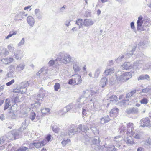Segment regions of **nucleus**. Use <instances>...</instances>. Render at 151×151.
<instances>
[{
  "mask_svg": "<svg viewBox=\"0 0 151 151\" xmlns=\"http://www.w3.org/2000/svg\"><path fill=\"white\" fill-rule=\"evenodd\" d=\"M55 60H58L61 63L67 64L71 62V57L69 54L64 52H60L58 54Z\"/></svg>",
  "mask_w": 151,
  "mask_h": 151,
  "instance_id": "f257e3e1",
  "label": "nucleus"
},
{
  "mask_svg": "<svg viewBox=\"0 0 151 151\" xmlns=\"http://www.w3.org/2000/svg\"><path fill=\"white\" fill-rule=\"evenodd\" d=\"M116 78L119 83H122L127 81L132 77V74L130 72H126L119 75V74L115 75Z\"/></svg>",
  "mask_w": 151,
  "mask_h": 151,
  "instance_id": "f03ea898",
  "label": "nucleus"
},
{
  "mask_svg": "<svg viewBox=\"0 0 151 151\" xmlns=\"http://www.w3.org/2000/svg\"><path fill=\"white\" fill-rule=\"evenodd\" d=\"M22 128V127L18 130H15L9 132L7 136L8 139L13 140L21 138L22 132L20 130Z\"/></svg>",
  "mask_w": 151,
  "mask_h": 151,
  "instance_id": "7ed1b4c3",
  "label": "nucleus"
},
{
  "mask_svg": "<svg viewBox=\"0 0 151 151\" xmlns=\"http://www.w3.org/2000/svg\"><path fill=\"white\" fill-rule=\"evenodd\" d=\"M82 131H83L82 134H83V135L81 137V141L85 144H88L90 142V141L91 140V138L86 135V132L89 130V128L87 125H84L82 127Z\"/></svg>",
  "mask_w": 151,
  "mask_h": 151,
  "instance_id": "20e7f679",
  "label": "nucleus"
},
{
  "mask_svg": "<svg viewBox=\"0 0 151 151\" xmlns=\"http://www.w3.org/2000/svg\"><path fill=\"white\" fill-rule=\"evenodd\" d=\"M82 126L81 124L79 125L78 127L75 125L70 126L69 128L68 131V135L69 137H72V135L76 134L78 132L79 130V131H81L82 130Z\"/></svg>",
  "mask_w": 151,
  "mask_h": 151,
  "instance_id": "39448f33",
  "label": "nucleus"
},
{
  "mask_svg": "<svg viewBox=\"0 0 151 151\" xmlns=\"http://www.w3.org/2000/svg\"><path fill=\"white\" fill-rule=\"evenodd\" d=\"M93 23L94 22L93 21L87 19H85L83 22L84 26L83 30L85 32H86L88 29V27L92 25Z\"/></svg>",
  "mask_w": 151,
  "mask_h": 151,
  "instance_id": "423d86ee",
  "label": "nucleus"
},
{
  "mask_svg": "<svg viewBox=\"0 0 151 151\" xmlns=\"http://www.w3.org/2000/svg\"><path fill=\"white\" fill-rule=\"evenodd\" d=\"M101 139L98 137H95L92 140V143L94 145H95L94 149L96 150H99L101 148V146L100 145Z\"/></svg>",
  "mask_w": 151,
  "mask_h": 151,
  "instance_id": "0eeeda50",
  "label": "nucleus"
},
{
  "mask_svg": "<svg viewBox=\"0 0 151 151\" xmlns=\"http://www.w3.org/2000/svg\"><path fill=\"white\" fill-rule=\"evenodd\" d=\"M127 131L126 134L127 135H134V133L133 132L134 124L133 123H129L127 124Z\"/></svg>",
  "mask_w": 151,
  "mask_h": 151,
  "instance_id": "6e6552de",
  "label": "nucleus"
},
{
  "mask_svg": "<svg viewBox=\"0 0 151 151\" xmlns=\"http://www.w3.org/2000/svg\"><path fill=\"white\" fill-rule=\"evenodd\" d=\"M39 93L35 96L36 99L37 100H41L43 99L45 94V91L42 88H40L39 91Z\"/></svg>",
  "mask_w": 151,
  "mask_h": 151,
  "instance_id": "1a4fd4ad",
  "label": "nucleus"
},
{
  "mask_svg": "<svg viewBox=\"0 0 151 151\" xmlns=\"http://www.w3.org/2000/svg\"><path fill=\"white\" fill-rule=\"evenodd\" d=\"M104 151H117L118 149L113 145H107L106 144L104 146Z\"/></svg>",
  "mask_w": 151,
  "mask_h": 151,
  "instance_id": "9d476101",
  "label": "nucleus"
},
{
  "mask_svg": "<svg viewBox=\"0 0 151 151\" xmlns=\"http://www.w3.org/2000/svg\"><path fill=\"white\" fill-rule=\"evenodd\" d=\"M14 55L17 60H21L23 56L22 52L20 50H16L14 53Z\"/></svg>",
  "mask_w": 151,
  "mask_h": 151,
  "instance_id": "9b49d317",
  "label": "nucleus"
},
{
  "mask_svg": "<svg viewBox=\"0 0 151 151\" xmlns=\"http://www.w3.org/2000/svg\"><path fill=\"white\" fill-rule=\"evenodd\" d=\"M27 14H25L24 12H20L17 13L14 17V20H21L23 18H24L25 17L27 16Z\"/></svg>",
  "mask_w": 151,
  "mask_h": 151,
  "instance_id": "f8f14e48",
  "label": "nucleus"
},
{
  "mask_svg": "<svg viewBox=\"0 0 151 151\" xmlns=\"http://www.w3.org/2000/svg\"><path fill=\"white\" fill-rule=\"evenodd\" d=\"M140 122L141 126L142 127H148L150 125V120L148 118L142 119Z\"/></svg>",
  "mask_w": 151,
  "mask_h": 151,
  "instance_id": "ddd939ff",
  "label": "nucleus"
},
{
  "mask_svg": "<svg viewBox=\"0 0 151 151\" xmlns=\"http://www.w3.org/2000/svg\"><path fill=\"white\" fill-rule=\"evenodd\" d=\"M74 82L76 84H78L81 83L82 79L81 76L77 74L73 76Z\"/></svg>",
  "mask_w": 151,
  "mask_h": 151,
  "instance_id": "4468645a",
  "label": "nucleus"
},
{
  "mask_svg": "<svg viewBox=\"0 0 151 151\" xmlns=\"http://www.w3.org/2000/svg\"><path fill=\"white\" fill-rule=\"evenodd\" d=\"M138 112V108L134 107L127 109L126 111V112L128 114H135L137 113Z\"/></svg>",
  "mask_w": 151,
  "mask_h": 151,
  "instance_id": "2eb2a0df",
  "label": "nucleus"
},
{
  "mask_svg": "<svg viewBox=\"0 0 151 151\" xmlns=\"http://www.w3.org/2000/svg\"><path fill=\"white\" fill-rule=\"evenodd\" d=\"M27 20L29 25L31 27H33L35 22L34 18L31 16H28Z\"/></svg>",
  "mask_w": 151,
  "mask_h": 151,
  "instance_id": "dca6fc26",
  "label": "nucleus"
},
{
  "mask_svg": "<svg viewBox=\"0 0 151 151\" xmlns=\"http://www.w3.org/2000/svg\"><path fill=\"white\" fill-rule=\"evenodd\" d=\"M137 46L136 45H134L133 46H129L127 50V55L133 54V53L136 48Z\"/></svg>",
  "mask_w": 151,
  "mask_h": 151,
  "instance_id": "f3484780",
  "label": "nucleus"
},
{
  "mask_svg": "<svg viewBox=\"0 0 151 151\" xmlns=\"http://www.w3.org/2000/svg\"><path fill=\"white\" fill-rule=\"evenodd\" d=\"M111 120V119L109 116L108 115H107L101 118L100 122L101 124H104L108 122Z\"/></svg>",
  "mask_w": 151,
  "mask_h": 151,
  "instance_id": "a211bd4d",
  "label": "nucleus"
},
{
  "mask_svg": "<svg viewBox=\"0 0 151 151\" xmlns=\"http://www.w3.org/2000/svg\"><path fill=\"white\" fill-rule=\"evenodd\" d=\"M35 141H36V140L34 141V146L35 147L37 148H38L42 146H43L45 144V141L44 140L37 142H35Z\"/></svg>",
  "mask_w": 151,
  "mask_h": 151,
  "instance_id": "6ab92c4d",
  "label": "nucleus"
},
{
  "mask_svg": "<svg viewBox=\"0 0 151 151\" xmlns=\"http://www.w3.org/2000/svg\"><path fill=\"white\" fill-rule=\"evenodd\" d=\"M108 79L106 77H104L101 79L100 86L102 88H104L108 83Z\"/></svg>",
  "mask_w": 151,
  "mask_h": 151,
  "instance_id": "aec40b11",
  "label": "nucleus"
},
{
  "mask_svg": "<svg viewBox=\"0 0 151 151\" xmlns=\"http://www.w3.org/2000/svg\"><path fill=\"white\" fill-rule=\"evenodd\" d=\"M9 54V52L8 50L3 47H1L0 48V55L3 56H6Z\"/></svg>",
  "mask_w": 151,
  "mask_h": 151,
  "instance_id": "412c9836",
  "label": "nucleus"
},
{
  "mask_svg": "<svg viewBox=\"0 0 151 151\" xmlns=\"http://www.w3.org/2000/svg\"><path fill=\"white\" fill-rule=\"evenodd\" d=\"M143 23V21H139V20L137 21V28L138 31H141L144 30L145 29L142 26Z\"/></svg>",
  "mask_w": 151,
  "mask_h": 151,
  "instance_id": "4be33fe9",
  "label": "nucleus"
},
{
  "mask_svg": "<svg viewBox=\"0 0 151 151\" xmlns=\"http://www.w3.org/2000/svg\"><path fill=\"white\" fill-rule=\"evenodd\" d=\"M129 137H127L126 139H124L125 141L127 143L129 144H135V142L133 141L132 139V136H133V135H131V134L128 135Z\"/></svg>",
  "mask_w": 151,
  "mask_h": 151,
  "instance_id": "5701e85b",
  "label": "nucleus"
},
{
  "mask_svg": "<svg viewBox=\"0 0 151 151\" xmlns=\"http://www.w3.org/2000/svg\"><path fill=\"white\" fill-rule=\"evenodd\" d=\"M90 92L88 90H86L83 92V95L81 97H80L79 99L80 100L81 98L85 97L86 99L89 98V99H90Z\"/></svg>",
  "mask_w": 151,
  "mask_h": 151,
  "instance_id": "b1692460",
  "label": "nucleus"
},
{
  "mask_svg": "<svg viewBox=\"0 0 151 151\" xmlns=\"http://www.w3.org/2000/svg\"><path fill=\"white\" fill-rule=\"evenodd\" d=\"M123 69L128 70L131 69L132 65L129 62H126L124 63L123 65H122Z\"/></svg>",
  "mask_w": 151,
  "mask_h": 151,
  "instance_id": "393cba45",
  "label": "nucleus"
},
{
  "mask_svg": "<svg viewBox=\"0 0 151 151\" xmlns=\"http://www.w3.org/2000/svg\"><path fill=\"white\" fill-rule=\"evenodd\" d=\"M142 65L140 64L139 62H137L134 64L133 65H132V67L131 69L134 70H138L139 68L141 67Z\"/></svg>",
  "mask_w": 151,
  "mask_h": 151,
  "instance_id": "a878e982",
  "label": "nucleus"
},
{
  "mask_svg": "<svg viewBox=\"0 0 151 151\" xmlns=\"http://www.w3.org/2000/svg\"><path fill=\"white\" fill-rule=\"evenodd\" d=\"M114 68L108 69L105 70L104 72L106 76L109 75H111L114 72Z\"/></svg>",
  "mask_w": 151,
  "mask_h": 151,
  "instance_id": "bb28decb",
  "label": "nucleus"
},
{
  "mask_svg": "<svg viewBox=\"0 0 151 151\" xmlns=\"http://www.w3.org/2000/svg\"><path fill=\"white\" fill-rule=\"evenodd\" d=\"M83 19H79L76 20V24L78 25L79 29H80L81 28H82L83 29Z\"/></svg>",
  "mask_w": 151,
  "mask_h": 151,
  "instance_id": "cd10ccee",
  "label": "nucleus"
},
{
  "mask_svg": "<svg viewBox=\"0 0 151 151\" xmlns=\"http://www.w3.org/2000/svg\"><path fill=\"white\" fill-rule=\"evenodd\" d=\"M102 67H99L97 68L95 71L94 75V78H98L100 72L102 70Z\"/></svg>",
  "mask_w": 151,
  "mask_h": 151,
  "instance_id": "c85d7f7f",
  "label": "nucleus"
},
{
  "mask_svg": "<svg viewBox=\"0 0 151 151\" xmlns=\"http://www.w3.org/2000/svg\"><path fill=\"white\" fill-rule=\"evenodd\" d=\"M25 65L23 63H21L17 65L16 67V70L18 71L22 70L24 68Z\"/></svg>",
  "mask_w": 151,
  "mask_h": 151,
  "instance_id": "c756f323",
  "label": "nucleus"
},
{
  "mask_svg": "<svg viewBox=\"0 0 151 151\" xmlns=\"http://www.w3.org/2000/svg\"><path fill=\"white\" fill-rule=\"evenodd\" d=\"M8 141L7 137L6 136H4L0 138V144L1 145Z\"/></svg>",
  "mask_w": 151,
  "mask_h": 151,
  "instance_id": "7c9ffc66",
  "label": "nucleus"
},
{
  "mask_svg": "<svg viewBox=\"0 0 151 151\" xmlns=\"http://www.w3.org/2000/svg\"><path fill=\"white\" fill-rule=\"evenodd\" d=\"M118 109L117 108H114L111 109L110 112L111 116H112V115H113L114 116H116L118 113Z\"/></svg>",
  "mask_w": 151,
  "mask_h": 151,
  "instance_id": "2f4dec72",
  "label": "nucleus"
},
{
  "mask_svg": "<svg viewBox=\"0 0 151 151\" xmlns=\"http://www.w3.org/2000/svg\"><path fill=\"white\" fill-rule=\"evenodd\" d=\"M10 105V99H7L5 101V106L4 107V110H6L8 109Z\"/></svg>",
  "mask_w": 151,
  "mask_h": 151,
  "instance_id": "473e14b6",
  "label": "nucleus"
},
{
  "mask_svg": "<svg viewBox=\"0 0 151 151\" xmlns=\"http://www.w3.org/2000/svg\"><path fill=\"white\" fill-rule=\"evenodd\" d=\"M65 109V108H64L63 109L59 110L57 112L58 114L60 116L64 115L67 112V111Z\"/></svg>",
  "mask_w": 151,
  "mask_h": 151,
  "instance_id": "72a5a7b5",
  "label": "nucleus"
},
{
  "mask_svg": "<svg viewBox=\"0 0 151 151\" xmlns=\"http://www.w3.org/2000/svg\"><path fill=\"white\" fill-rule=\"evenodd\" d=\"M50 109L49 108H44L42 109L41 112L43 114H49Z\"/></svg>",
  "mask_w": 151,
  "mask_h": 151,
  "instance_id": "f704fd0d",
  "label": "nucleus"
},
{
  "mask_svg": "<svg viewBox=\"0 0 151 151\" xmlns=\"http://www.w3.org/2000/svg\"><path fill=\"white\" fill-rule=\"evenodd\" d=\"M90 129L93 132L94 134H97L99 133V130L97 129V128L94 126H91Z\"/></svg>",
  "mask_w": 151,
  "mask_h": 151,
  "instance_id": "c9c22d12",
  "label": "nucleus"
},
{
  "mask_svg": "<svg viewBox=\"0 0 151 151\" xmlns=\"http://www.w3.org/2000/svg\"><path fill=\"white\" fill-rule=\"evenodd\" d=\"M29 149L28 147L24 146H22L17 149L15 151H29Z\"/></svg>",
  "mask_w": 151,
  "mask_h": 151,
  "instance_id": "e433bc0d",
  "label": "nucleus"
},
{
  "mask_svg": "<svg viewBox=\"0 0 151 151\" xmlns=\"http://www.w3.org/2000/svg\"><path fill=\"white\" fill-rule=\"evenodd\" d=\"M73 68L75 73L79 72L80 70V68L77 64H74L73 65Z\"/></svg>",
  "mask_w": 151,
  "mask_h": 151,
  "instance_id": "4c0bfd02",
  "label": "nucleus"
},
{
  "mask_svg": "<svg viewBox=\"0 0 151 151\" xmlns=\"http://www.w3.org/2000/svg\"><path fill=\"white\" fill-rule=\"evenodd\" d=\"M124 125L126 124L125 123H124ZM119 129L120 131V132H124L126 129L125 125H124L123 123H121L119 127Z\"/></svg>",
  "mask_w": 151,
  "mask_h": 151,
  "instance_id": "58836bf2",
  "label": "nucleus"
},
{
  "mask_svg": "<svg viewBox=\"0 0 151 151\" xmlns=\"http://www.w3.org/2000/svg\"><path fill=\"white\" fill-rule=\"evenodd\" d=\"M149 78V76L148 75H142L138 78V80H144L145 79H147Z\"/></svg>",
  "mask_w": 151,
  "mask_h": 151,
  "instance_id": "ea45409f",
  "label": "nucleus"
},
{
  "mask_svg": "<svg viewBox=\"0 0 151 151\" xmlns=\"http://www.w3.org/2000/svg\"><path fill=\"white\" fill-rule=\"evenodd\" d=\"M51 127L53 131L55 133H58L60 130L59 128L57 127V126L55 125H52Z\"/></svg>",
  "mask_w": 151,
  "mask_h": 151,
  "instance_id": "a19ab883",
  "label": "nucleus"
},
{
  "mask_svg": "<svg viewBox=\"0 0 151 151\" xmlns=\"http://www.w3.org/2000/svg\"><path fill=\"white\" fill-rule=\"evenodd\" d=\"M136 90L135 89L134 90L131 91L130 92L127 94L126 98H129L135 94L136 93Z\"/></svg>",
  "mask_w": 151,
  "mask_h": 151,
  "instance_id": "79ce46f5",
  "label": "nucleus"
},
{
  "mask_svg": "<svg viewBox=\"0 0 151 151\" xmlns=\"http://www.w3.org/2000/svg\"><path fill=\"white\" fill-rule=\"evenodd\" d=\"M73 104L72 103H70L64 108H66L65 109L66 110L67 112H68V111L72 109L73 107Z\"/></svg>",
  "mask_w": 151,
  "mask_h": 151,
  "instance_id": "37998d69",
  "label": "nucleus"
},
{
  "mask_svg": "<svg viewBox=\"0 0 151 151\" xmlns=\"http://www.w3.org/2000/svg\"><path fill=\"white\" fill-rule=\"evenodd\" d=\"M36 116L35 113L34 112H33L31 113L29 118L32 121H33L35 119Z\"/></svg>",
  "mask_w": 151,
  "mask_h": 151,
  "instance_id": "c03bdc74",
  "label": "nucleus"
},
{
  "mask_svg": "<svg viewBox=\"0 0 151 151\" xmlns=\"http://www.w3.org/2000/svg\"><path fill=\"white\" fill-rule=\"evenodd\" d=\"M124 57V55H121L118 57L115 60L116 62L119 63L123 60Z\"/></svg>",
  "mask_w": 151,
  "mask_h": 151,
  "instance_id": "a18cd8bd",
  "label": "nucleus"
},
{
  "mask_svg": "<svg viewBox=\"0 0 151 151\" xmlns=\"http://www.w3.org/2000/svg\"><path fill=\"white\" fill-rule=\"evenodd\" d=\"M6 60L7 62H5V64H8L10 62H12L13 61L14 59L10 57L9 58H5L4 60Z\"/></svg>",
  "mask_w": 151,
  "mask_h": 151,
  "instance_id": "49530a36",
  "label": "nucleus"
},
{
  "mask_svg": "<svg viewBox=\"0 0 151 151\" xmlns=\"http://www.w3.org/2000/svg\"><path fill=\"white\" fill-rule=\"evenodd\" d=\"M17 31H13L10 32L9 34L7 36L6 38H10L13 35H15L17 34Z\"/></svg>",
  "mask_w": 151,
  "mask_h": 151,
  "instance_id": "de8ad7c7",
  "label": "nucleus"
},
{
  "mask_svg": "<svg viewBox=\"0 0 151 151\" xmlns=\"http://www.w3.org/2000/svg\"><path fill=\"white\" fill-rule=\"evenodd\" d=\"M8 48L10 52H13L14 51V48L13 45L10 44L8 46Z\"/></svg>",
  "mask_w": 151,
  "mask_h": 151,
  "instance_id": "09e8293b",
  "label": "nucleus"
},
{
  "mask_svg": "<svg viewBox=\"0 0 151 151\" xmlns=\"http://www.w3.org/2000/svg\"><path fill=\"white\" fill-rule=\"evenodd\" d=\"M109 98L111 99V101H116V100L117 99V97L116 95H113L109 97Z\"/></svg>",
  "mask_w": 151,
  "mask_h": 151,
  "instance_id": "8fccbe9b",
  "label": "nucleus"
},
{
  "mask_svg": "<svg viewBox=\"0 0 151 151\" xmlns=\"http://www.w3.org/2000/svg\"><path fill=\"white\" fill-rule=\"evenodd\" d=\"M25 86H24V87H21V88H20V93H25L27 91V88L25 87Z\"/></svg>",
  "mask_w": 151,
  "mask_h": 151,
  "instance_id": "3c124183",
  "label": "nucleus"
},
{
  "mask_svg": "<svg viewBox=\"0 0 151 151\" xmlns=\"http://www.w3.org/2000/svg\"><path fill=\"white\" fill-rule=\"evenodd\" d=\"M60 84L58 83H56L54 85V89L55 90L57 91L60 88Z\"/></svg>",
  "mask_w": 151,
  "mask_h": 151,
  "instance_id": "603ef678",
  "label": "nucleus"
},
{
  "mask_svg": "<svg viewBox=\"0 0 151 151\" xmlns=\"http://www.w3.org/2000/svg\"><path fill=\"white\" fill-rule=\"evenodd\" d=\"M90 94L91 96L94 95H97V94H99V92L97 90L94 91L93 90H91L90 92Z\"/></svg>",
  "mask_w": 151,
  "mask_h": 151,
  "instance_id": "864d4df0",
  "label": "nucleus"
},
{
  "mask_svg": "<svg viewBox=\"0 0 151 151\" xmlns=\"http://www.w3.org/2000/svg\"><path fill=\"white\" fill-rule=\"evenodd\" d=\"M33 105L34 106H33V107L34 108L35 107V108L37 109L39 108L40 106L41 103L38 101L35 103Z\"/></svg>",
  "mask_w": 151,
  "mask_h": 151,
  "instance_id": "5fc2aeb1",
  "label": "nucleus"
},
{
  "mask_svg": "<svg viewBox=\"0 0 151 151\" xmlns=\"http://www.w3.org/2000/svg\"><path fill=\"white\" fill-rule=\"evenodd\" d=\"M70 139H67L66 140H63L61 142L62 144L64 145H65L68 143L70 142Z\"/></svg>",
  "mask_w": 151,
  "mask_h": 151,
  "instance_id": "6e6d98bb",
  "label": "nucleus"
},
{
  "mask_svg": "<svg viewBox=\"0 0 151 151\" xmlns=\"http://www.w3.org/2000/svg\"><path fill=\"white\" fill-rule=\"evenodd\" d=\"M147 100L145 98H143L140 100V103L142 104H146L147 103Z\"/></svg>",
  "mask_w": 151,
  "mask_h": 151,
  "instance_id": "4d7b16f0",
  "label": "nucleus"
},
{
  "mask_svg": "<svg viewBox=\"0 0 151 151\" xmlns=\"http://www.w3.org/2000/svg\"><path fill=\"white\" fill-rule=\"evenodd\" d=\"M57 60H51L48 63V65L49 66H52L55 63V61Z\"/></svg>",
  "mask_w": 151,
  "mask_h": 151,
  "instance_id": "13d9d810",
  "label": "nucleus"
},
{
  "mask_svg": "<svg viewBox=\"0 0 151 151\" xmlns=\"http://www.w3.org/2000/svg\"><path fill=\"white\" fill-rule=\"evenodd\" d=\"M61 135L62 136H66L68 135V130H65L62 132L61 133Z\"/></svg>",
  "mask_w": 151,
  "mask_h": 151,
  "instance_id": "bf43d9fd",
  "label": "nucleus"
},
{
  "mask_svg": "<svg viewBox=\"0 0 151 151\" xmlns=\"http://www.w3.org/2000/svg\"><path fill=\"white\" fill-rule=\"evenodd\" d=\"M150 90V88H147L142 89V92L143 93H147Z\"/></svg>",
  "mask_w": 151,
  "mask_h": 151,
  "instance_id": "052dcab7",
  "label": "nucleus"
},
{
  "mask_svg": "<svg viewBox=\"0 0 151 151\" xmlns=\"http://www.w3.org/2000/svg\"><path fill=\"white\" fill-rule=\"evenodd\" d=\"M14 81H15L14 79H12L11 81H10L9 82L6 83V85L7 86H9L11 85L14 82Z\"/></svg>",
  "mask_w": 151,
  "mask_h": 151,
  "instance_id": "680f3d73",
  "label": "nucleus"
},
{
  "mask_svg": "<svg viewBox=\"0 0 151 151\" xmlns=\"http://www.w3.org/2000/svg\"><path fill=\"white\" fill-rule=\"evenodd\" d=\"M42 13L41 12L36 15V17L38 19H42Z\"/></svg>",
  "mask_w": 151,
  "mask_h": 151,
  "instance_id": "e2e57ef3",
  "label": "nucleus"
},
{
  "mask_svg": "<svg viewBox=\"0 0 151 151\" xmlns=\"http://www.w3.org/2000/svg\"><path fill=\"white\" fill-rule=\"evenodd\" d=\"M13 92L14 93H20V88L19 87V88H15L13 90Z\"/></svg>",
  "mask_w": 151,
  "mask_h": 151,
  "instance_id": "0e129e2a",
  "label": "nucleus"
},
{
  "mask_svg": "<svg viewBox=\"0 0 151 151\" xmlns=\"http://www.w3.org/2000/svg\"><path fill=\"white\" fill-rule=\"evenodd\" d=\"M24 42V38H22L20 42L18 44V46L20 47L22 45H23Z\"/></svg>",
  "mask_w": 151,
  "mask_h": 151,
  "instance_id": "69168bd1",
  "label": "nucleus"
},
{
  "mask_svg": "<svg viewBox=\"0 0 151 151\" xmlns=\"http://www.w3.org/2000/svg\"><path fill=\"white\" fill-rule=\"evenodd\" d=\"M19 97L17 96L14 98L13 100L12 99V100L13 101L14 103H15L19 101Z\"/></svg>",
  "mask_w": 151,
  "mask_h": 151,
  "instance_id": "338daca9",
  "label": "nucleus"
},
{
  "mask_svg": "<svg viewBox=\"0 0 151 151\" xmlns=\"http://www.w3.org/2000/svg\"><path fill=\"white\" fill-rule=\"evenodd\" d=\"M131 27L132 29L134 30H135V27L134 26V22H132L130 24Z\"/></svg>",
  "mask_w": 151,
  "mask_h": 151,
  "instance_id": "774afa93",
  "label": "nucleus"
}]
</instances>
